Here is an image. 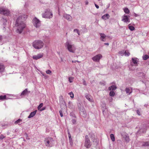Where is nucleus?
<instances>
[{"label":"nucleus","instance_id":"5fc2aeb1","mask_svg":"<svg viewBox=\"0 0 149 149\" xmlns=\"http://www.w3.org/2000/svg\"><path fill=\"white\" fill-rule=\"evenodd\" d=\"M77 33H78V34L79 35H80V32L79 31H78Z\"/></svg>","mask_w":149,"mask_h":149},{"label":"nucleus","instance_id":"de8ad7c7","mask_svg":"<svg viewBox=\"0 0 149 149\" xmlns=\"http://www.w3.org/2000/svg\"><path fill=\"white\" fill-rule=\"evenodd\" d=\"M45 107H43L40 110V111H42L45 109Z\"/></svg>","mask_w":149,"mask_h":149},{"label":"nucleus","instance_id":"6e6552de","mask_svg":"<svg viewBox=\"0 0 149 149\" xmlns=\"http://www.w3.org/2000/svg\"><path fill=\"white\" fill-rule=\"evenodd\" d=\"M91 146V142H90L88 136L87 135L85 136V140L84 143V146L87 148H89Z\"/></svg>","mask_w":149,"mask_h":149},{"label":"nucleus","instance_id":"4468645a","mask_svg":"<svg viewBox=\"0 0 149 149\" xmlns=\"http://www.w3.org/2000/svg\"><path fill=\"white\" fill-rule=\"evenodd\" d=\"M60 105L61 106H63L65 104V102L64 101L63 97L61 96L60 97L59 99Z\"/></svg>","mask_w":149,"mask_h":149},{"label":"nucleus","instance_id":"a18cd8bd","mask_svg":"<svg viewBox=\"0 0 149 149\" xmlns=\"http://www.w3.org/2000/svg\"><path fill=\"white\" fill-rule=\"evenodd\" d=\"M83 85H84L85 86H86V82L85 80H84V79H83Z\"/></svg>","mask_w":149,"mask_h":149},{"label":"nucleus","instance_id":"f257e3e1","mask_svg":"<svg viewBox=\"0 0 149 149\" xmlns=\"http://www.w3.org/2000/svg\"><path fill=\"white\" fill-rule=\"evenodd\" d=\"M27 15H25L19 16L17 19L16 22L15 26L17 27V32L19 34L21 33L23 29L26 27V24L24 21L27 18Z\"/></svg>","mask_w":149,"mask_h":149},{"label":"nucleus","instance_id":"f03ea898","mask_svg":"<svg viewBox=\"0 0 149 149\" xmlns=\"http://www.w3.org/2000/svg\"><path fill=\"white\" fill-rule=\"evenodd\" d=\"M44 45V43L41 40H36L33 43V46L36 49H39L42 48Z\"/></svg>","mask_w":149,"mask_h":149},{"label":"nucleus","instance_id":"9b49d317","mask_svg":"<svg viewBox=\"0 0 149 149\" xmlns=\"http://www.w3.org/2000/svg\"><path fill=\"white\" fill-rule=\"evenodd\" d=\"M43 54L42 53L38 54L37 55H33L32 58L34 60H37L43 57Z\"/></svg>","mask_w":149,"mask_h":149},{"label":"nucleus","instance_id":"7ed1b4c3","mask_svg":"<svg viewBox=\"0 0 149 149\" xmlns=\"http://www.w3.org/2000/svg\"><path fill=\"white\" fill-rule=\"evenodd\" d=\"M65 46L67 47L68 50L70 52L74 53L76 49V48L74 45L71 44L69 41H67L65 42Z\"/></svg>","mask_w":149,"mask_h":149},{"label":"nucleus","instance_id":"6ab92c4d","mask_svg":"<svg viewBox=\"0 0 149 149\" xmlns=\"http://www.w3.org/2000/svg\"><path fill=\"white\" fill-rule=\"evenodd\" d=\"M68 134L70 144L71 145H72L73 144L72 140L71 137V135L69 132H68Z\"/></svg>","mask_w":149,"mask_h":149},{"label":"nucleus","instance_id":"4d7b16f0","mask_svg":"<svg viewBox=\"0 0 149 149\" xmlns=\"http://www.w3.org/2000/svg\"><path fill=\"white\" fill-rule=\"evenodd\" d=\"M72 62L73 63H76V61H72Z\"/></svg>","mask_w":149,"mask_h":149},{"label":"nucleus","instance_id":"13d9d810","mask_svg":"<svg viewBox=\"0 0 149 149\" xmlns=\"http://www.w3.org/2000/svg\"><path fill=\"white\" fill-rule=\"evenodd\" d=\"M88 1H86V2L85 4L86 5H88Z\"/></svg>","mask_w":149,"mask_h":149},{"label":"nucleus","instance_id":"0e129e2a","mask_svg":"<svg viewBox=\"0 0 149 149\" xmlns=\"http://www.w3.org/2000/svg\"><path fill=\"white\" fill-rule=\"evenodd\" d=\"M7 134H8V135L9 134V133H7Z\"/></svg>","mask_w":149,"mask_h":149},{"label":"nucleus","instance_id":"3c124183","mask_svg":"<svg viewBox=\"0 0 149 149\" xmlns=\"http://www.w3.org/2000/svg\"><path fill=\"white\" fill-rule=\"evenodd\" d=\"M26 139H29V138H28V134H26Z\"/></svg>","mask_w":149,"mask_h":149},{"label":"nucleus","instance_id":"bf43d9fd","mask_svg":"<svg viewBox=\"0 0 149 149\" xmlns=\"http://www.w3.org/2000/svg\"><path fill=\"white\" fill-rule=\"evenodd\" d=\"M58 15H60V12H59V9L58 8Z\"/></svg>","mask_w":149,"mask_h":149},{"label":"nucleus","instance_id":"dca6fc26","mask_svg":"<svg viewBox=\"0 0 149 149\" xmlns=\"http://www.w3.org/2000/svg\"><path fill=\"white\" fill-rule=\"evenodd\" d=\"M132 63L136 65L139 61L138 59L136 58H132Z\"/></svg>","mask_w":149,"mask_h":149},{"label":"nucleus","instance_id":"6e6d98bb","mask_svg":"<svg viewBox=\"0 0 149 149\" xmlns=\"http://www.w3.org/2000/svg\"><path fill=\"white\" fill-rule=\"evenodd\" d=\"M104 44L105 45H109V43H105Z\"/></svg>","mask_w":149,"mask_h":149},{"label":"nucleus","instance_id":"c85d7f7f","mask_svg":"<svg viewBox=\"0 0 149 149\" xmlns=\"http://www.w3.org/2000/svg\"><path fill=\"white\" fill-rule=\"evenodd\" d=\"M121 136L124 138L126 136L128 135V134L126 133L125 132H123L121 134Z\"/></svg>","mask_w":149,"mask_h":149},{"label":"nucleus","instance_id":"cd10ccee","mask_svg":"<svg viewBox=\"0 0 149 149\" xmlns=\"http://www.w3.org/2000/svg\"><path fill=\"white\" fill-rule=\"evenodd\" d=\"M124 10L126 13L129 14L130 13V10L127 8H125L124 9Z\"/></svg>","mask_w":149,"mask_h":149},{"label":"nucleus","instance_id":"864d4df0","mask_svg":"<svg viewBox=\"0 0 149 149\" xmlns=\"http://www.w3.org/2000/svg\"><path fill=\"white\" fill-rule=\"evenodd\" d=\"M2 39V36L0 35V41H1Z\"/></svg>","mask_w":149,"mask_h":149},{"label":"nucleus","instance_id":"ddd939ff","mask_svg":"<svg viewBox=\"0 0 149 149\" xmlns=\"http://www.w3.org/2000/svg\"><path fill=\"white\" fill-rule=\"evenodd\" d=\"M122 20L125 23L130 22V19L129 18L128 16L125 15H124L123 16V19Z\"/></svg>","mask_w":149,"mask_h":149},{"label":"nucleus","instance_id":"f3484780","mask_svg":"<svg viewBox=\"0 0 149 149\" xmlns=\"http://www.w3.org/2000/svg\"><path fill=\"white\" fill-rule=\"evenodd\" d=\"M37 111V110H36L33 112H31L29 115L28 116V118H31L33 117L36 115Z\"/></svg>","mask_w":149,"mask_h":149},{"label":"nucleus","instance_id":"473e14b6","mask_svg":"<svg viewBox=\"0 0 149 149\" xmlns=\"http://www.w3.org/2000/svg\"><path fill=\"white\" fill-rule=\"evenodd\" d=\"M149 145V142H146L143 143L142 146H146Z\"/></svg>","mask_w":149,"mask_h":149},{"label":"nucleus","instance_id":"603ef678","mask_svg":"<svg viewBox=\"0 0 149 149\" xmlns=\"http://www.w3.org/2000/svg\"><path fill=\"white\" fill-rule=\"evenodd\" d=\"M134 16L136 17H137L139 16V15H138L137 14H136L134 13Z\"/></svg>","mask_w":149,"mask_h":149},{"label":"nucleus","instance_id":"37998d69","mask_svg":"<svg viewBox=\"0 0 149 149\" xmlns=\"http://www.w3.org/2000/svg\"><path fill=\"white\" fill-rule=\"evenodd\" d=\"M5 138V137L2 134H1V135L0 136V139H1V140H2L3 139V138Z\"/></svg>","mask_w":149,"mask_h":149},{"label":"nucleus","instance_id":"39448f33","mask_svg":"<svg viewBox=\"0 0 149 149\" xmlns=\"http://www.w3.org/2000/svg\"><path fill=\"white\" fill-rule=\"evenodd\" d=\"M45 142L46 146L48 147L52 146L54 144V140L52 138L48 137L45 139Z\"/></svg>","mask_w":149,"mask_h":149},{"label":"nucleus","instance_id":"a211bd4d","mask_svg":"<svg viewBox=\"0 0 149 149\" xmlns=\"http://www.w3.org/2000/svg\"><path fill=\"white\" fill-rule=\"evenodd\" d=\"M28 94V89L27 88L25 89L21 93L20 96L22 97L23 96H24Z\"/></svg>","mask_w":149,"mask_h":149},{"label":"nucleus","instance_id":"ea45409f","mask_svg":"<svg viewBox=\"0 0 149 149\" xmlns=\"http://www.w3.org/2000/svg\"><path fill=\"white\" fill-rule=\"evenodd\" d=\"M73 80V78L72 77H70L69 78V81L70 83L72 82Z\"/></svg>","mask_w":149,"mask_h":149},{"label":"nucleus","instance_id":"72a5a7b5","mask_svg":"<svg viewBox=\"0 0 149 149\" xmlns=\"http://www.w3.org/2000/svg\"><path fill=\"white\" fill-rule=\"evenodd\" d=\"M69 95H70V97L73 98L74 97V94L72 92H71L69 93Z\"/></svg>","mask_w":149,"mask_h":149},{"label":"nucleus","instance_id":"c03bdc74","mask_svg":"<svg viewBox=\"0 0 149 149\" xmlns=\"http://www.w3.org/2000/svg\"><path fill=\"white\" fill-rule=\"evenodd\" d=\"M72 123L73 124H76V120L75 119H72Z\"/></svg>","mask_w":149,"mask_h":149},{"label":"nucleus","instance_id":"c9c22d12","mask_svg":"<svg viewBox=\"0 0 149 149\" xmlns=\"http://www.w3.org/2000/svg\"><path fill=\"white\" fill-rule=\"evenodd\" d=\"M124 54L126 56H128L130 55V53L128 51H125L124 52Z\"/></svg>","mask_w":149,"mask_h":149},{"label":"nucleus","instance_id":"8fccbe9b","mask_svg":"<svg viewBox=\"0 0 149 149\" xmlns=\"http://www.w3.org/2000/svg\"><path fill=\"white\" fill-rule=\"evenodd\" d=\"M95 6L96 7V8H97V9L99 8V6L98 5H97L95 3Z\"/></svg>","mask_w":149,"mask_h":149},{"label":"nucleus","instance_id":"0eeeda50","mask_svg":"<svg viewBox=\"0 0 149 149\" xmlns=\"http://www.w3.org/2000/svg\"><path fill=\"white\" fill-rule=\"evenodd\" d=\"M32 22L34 26L36 28H39L41 26L40 21L36 17L33 19Z\"/></svg>","mask_w":149,"mask_h":149},{"label":"nucleus","instance_id":"e433bc0d","mask_svg":"<svg viewBox=\"0 0 149 149\" xmlns=\"http://www.w3.org/2000/svg\"><path fill=\"white\" fill-rule=\"evenodd\" d=\"M43 106V103H40L38 106V110H40V108Z\"/></svg>","mask_w":149,"mask_h":149},{"label":"nucleus","instance_id":"f704fd0d","mask_svg":"<svg viewBox=\"0 0 149 149\" xmlns=\"http://www.w3.org/2000/svg\"><path fill=\"white\" fill-rule=\"evenodd\" d=\"M6 98V95H1L0 96V100H3L5 99Z\"/></svg>","mask_w":149,"mask_h":149},{"label":"nucleus","instance_id":"412c9836","mask_svg":"<svg viewBox=\"0 0 149 149\" xmlns=\"http://www.w3.org/2000/svg\"><path fill=\"white\" fill-rule=\"evenodd\" d=\"M109 17V15L108 14H107L103 15L102 17V18L105 20L108 19Z\"/></svg>","mask_w":149,"mask_h":149},{"label":"nucleus","instance_id":"4be33fe9","mask_svg":"<svg viewBox=\"0 0 149 149\" xmlns=\"http://www.w3.org/2000/svg\"><path fill=\"white\" fill-rule=\"evenodd\" d=\"M5 68V67L3 65L0 64V72H3Z\"/></svg>","mask_w":149,"mask_h":149},{"label":"nucleus","instance_id":"a878e982","mask_svg":"<svg viewBox=\"0 0 149 149\" xmlns=\"http://www.w3.org/2000/svg\"><path fill=\"white\" fill-rule=\"evenodd\" d=\"M110 136L111 140L113 141H114L115 140V138L114 135L113 134H111Z\"/></svg>","mask_w":149,"mask_h":149},{"label":"nucleus","instance_id":"9d476101","mask_svg":"<svg viewBox=\"0 0 149 149\" xmlns=\"http://www.w3.org/2000/svg\"><path fill=\"white\" fill-rule=\"evenodd\" d=\"M102 57V56L101 54H98L93 57L92 59L93 61L95 62L99 61L100 59Z\"/></svg>","mask_w":149,"mask_h":149},{"label":"nucleus","instance_id":"680f3d73","mask_svg":"<svg viewBox=\"0 0 149 149\" xmlns=\"http://www.w3.org/2000/svg\"><path fill=\"white\" fill-rule=\"evenodd\" d=\"M61 61H63V60L62 58H61Z\"/></svg>","mask_w":149,"mask_h":149},{"label":"nucleus","instance_id":"2eb2a0df","mask_svg":"<svg viewBox=\"0 0 149 149\" xmlns=\"http://www.w3.org/2000/svg\"><path fill=\"white\" fill-rule=\"evenodd\" d=\"M63 17L69 21H71L72 19L71 16L69 15L65 14L63 15Z\"/></svg>","mask_w":149,"mask_h":149},{"label":"nucleus","instance_id":"393cba45","mask_svg":"<svg viewBox=\"0 0 149 149\" xmlns=\"http://www.w3.org/2000/svg\"><path fill=\"white\" fill-rule=\"evenodd\" d=\"M129 29L131 31H133L135 29V28L133 26L130 25V24L128 25Z\"/></svg>","mask_w":149,"mask_h":149},{"label":"nucleus","instance_id":"aec40b11","mask_svg":"<svg viewBox=\"0 0 149 149\" xmlns=\"http://www.w3.org/2000/svg\"><path fill=\"white\" fill-rule=\"evenodd\" d=\"M125 91L127 94H128L129 95L132 92V90H131L129 88H126Z\"/></svg>","mask_w":149,"mask_h":149},{"label":"nucleus","instance_id":"79ce46f5","mask_svg":"<svg viewBox=\"0 0 149 149\" xmlns=\"http://www.w3.org/2000/svg\"><path fill=\"white\" fill-rule=\"evenodd\" d=\"M59 113L60 115V116L61 117H62L63 116L62 111L61 110H60L59 111Z\"/></svg>","mask_w":149,"mask_h":149},{"label":"nucleus","instance_id":"e2e57ef3","mask_svg":"<svg viewBox=\"0 0 149 149\" xmlns=\"http://www.w3.org/2000/svg\"><path fill=\"white\" fill-rule=\"evenodd\" d=\"M131 65L132 66H133V65H132V64L131 63Z\"/></svg>","mask_w":149,"mask_h":149},{"label":"nucleus","instance_id":"b1692460","mask_svg":"<svg viewBox=\"0 0 149 149\" xmlns=\"http://www.w3.org/2000/svg\"><path fill=\"white\" fill-rule=\"evenodd\" d=\"M89 135L90 137L93 140L95 139H96V136L94 134L92 133H91L89 134Z\"/></svg>","mask_w":149,"mask_h":149},{"label":"nucleus","instance_id":"7c9ffc66","mask_svg":"<svg viewBox=\"0 0 149 149\" xmlns=\"http://www.w3.org/2000/svg\"><path fill=\"white\" fill-rule=\"evenodd\" d=\"M124 138H125V141L127 142H128L129 141L130 139L128 135L125 137Z\"/></svg>","mask_w":149,"mask_h":149},{"label":"nucleus","instance_id":"2f4dec72","mask_svg":"<svg viewBox=\"0 0 149 149\" xmlns=\"http://www.w3.org/2000/svg\"><path fill=\"white\" fill-rule=\"evenodd\" d=\"M115 95L114 92L113 91H111L109 93V95L111 96H114Z\"/></svg>","mask_w":149,"mask_h":149},{"label":"nucleus","instance_id":"20e7f679","mask_svg":"<svg viewBox=\"0 0 149 149\" xmlns=\"http://www.w3.org/2000/svg\"><path fill=\"white\" fill-rule=\"evenodd\" d=\"M53 17L52 11L49 9H46L45 12L42 14V17L45 18L50 19Z\"/></svg>","mask_w":149,"mask_h":149},{"label":"nucleus","instance_id":"052dcab7","mask_svg":"<svg viewBox=\"0 0 149 149\" xmlns=\"http://www.w3.org/2000/svg\"><path fill=\"white\" fill-rule=\"evenodd\" d=\"M76 62H77L78 63H80V62H80V61H76Z\"/></svg>","mask_w":149,"mask_h":149},{"label":"nucleus","instance_id":"58836bf2","mask_svg":"<svg viewBox=\"0 0 149 149\" xmlns=\"http://www.w3.org/2000/svg\"><path fill=\"white\" fill-rule=\"evenodd\" d=\"M22 119H19L17 120L15 122V124H18L20 123L21 122H22Z\"/></svg>","mask_w":149,"mask_h":149},{"label":"nucleus","instance_id":"4c0bfd02","mask_svg":"<svg viewBox=\"0 0 149 149\" xmlns=\"http://www.w3.org/2000/svg\"><path fill=\"white\" fill-rule=\"evenodd\" d=\"M70 116H72V117H73L74 118H76V116L74 113L73 112H71L70 113Z\"/></svg>","mask_w":149,"mask_h":149},{"label":"nucleus","instance_id":"09e8293b","mask_svg":"<svg viewBox=\"0 0 149 149\" xmlns=\"http://www.w3.org/2000/svg\"><path fill=\"white\" fill-rule=\"evenodd\" d=\"M79 30L77 29H75L74 30V32H77Z\"/></svg>","mask_w":149,"mask_h":149},{"label":"nucleus","instance_id":"49530a36","mask_svg":"<svg viewBox=\"0 0 149 149\" xmlns=\"http://www.w3.org/2000/svg\"><path fill=\"white\" fill-rule=\"evenodd\" d=\"M136 113L138 115H141V113H140V111L139 110H137L136 111Z\"/></svg>","mask_w":149,"mask_h":149},{"label":"nucleus","instance_id":"f8f14e48","mask_svg":"<svg viewBox=\"0 0 149 149\" xmlns=\"http://www.w3.org/2000/svg\"><path fill=\"white\" fill-rule=\"evenodd\" d=\"M100 36V39L102 41L105 42L106 41V38L107 36L104 33H99Z\"/></svg>","mask_w":149,"mask_h":149},{"label":"nucleus","instance_id":"1a4fd4ad","mask_svg":"<svg viewBox=\"0 0 149 149\" xmlns=\"http://www.w3.org/2000/svg\"><path fill=\"white\" fill-rule=\"evenodd\" d=\"M79 113L84 118H86L87 116V113L84 109V108L83 106H81L79 108Z\"/></svg>","mask_w":149,"mask_h":149},{"label":"nucleus","instance_id":"5701e85b","mask_svg":"<svg viewBox=\"0 0 149 149\" xmlns=\"http://www.w3.org/2000/svg\"><path fill=\"white\" fill-rule=\"evenodd\" d=\"M116 88L117 87L116 86L112 85L109 87V90L110 91H113L116 89Z\"/></svg>","mask_w":149,"mask_h":149},{"label":"nucleus","instance_id":"423d86ee","mask_svg":"<svg viewBox=\"0 0 149 149\" xmlns=\"http://www.w3.org/2000/svg\"><path fill=\"white\" fill-rule=\"evenodd\" d=\"M0 14L4 15L9 16L10 12L8 9L3 7H0Z\"/></svg>","mask_w":149,"mask_h":149},{"label":"nucleus","instance_id":"bb28decb","mask_svg":"<svg viewBox=\"0 0 149 149\" xmlns=\"http://www.w3.org/2000/svg\"><path fill=\"white\" fill-rule=\"evenodd\" d=\"M149 58V56L147 55H144L143 56V60H146Z\"/></svg>","mask_w":149,"mask_h":149},{"label":"nucleus","instance_id":"69168bd1","mask_svg":"<svg viewBox=\"0 0 149 149\" xmlns=\"http://www.w3.org/2000/svg\"><path fill=\"white\" fill-rule=\"evenodd\" d=\"M100 0H98L99 1H100Z\"/></svg>","mask_w":149,"mask_h":149},{"label":"nucleus","instance_id":"c756f323","mask_svg":"<svg viewBox=\"0 0 149 149\" xmlns=\"http://www.w3.org/2000/svg\"><path fill=\"white\" fill-rule=\"evenodd\" d=\"M86 98L89 101L91 102L92 101V100L90 98V96L88 95H86L85 96Z\"/></svg>","mask_w":149,"mask_h":149},{"label":"nucleus","instance_id":"a19ab883","mask_svg":"<svg viewBox=\"0 0 149 149\" xmlns=\"http://www.w3.org/2000/svg\"><path fill=\"white\" fill-rule=\"evenodd\" d=\"M46 72L48 74H50L52 72L50 70H48L46 71Z\"/></svg>","mask_w":149,"mask_h":149}]
</instances>
